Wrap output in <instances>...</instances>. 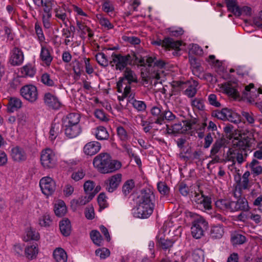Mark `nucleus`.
Returning a JSON list of instances; mask_svg holds the SVG:
<instances>
[{
    "label": "nucleus",
    "instance_id": "nucleus-1",
    "mask_svg": "<svg viewBox=\"0 0 262 262\" xmlns=\"http://www.w3.org/2000/svg\"><path fill=\"white\" fill-rule=\"evenodd\" d=\"M154 198V193L150 189L141 190L140 194L137 198L136 217L146 219L152 214L155 206Z\"/></svg>",
    "mask_w": 262,
    "mask_h": 262
},
{
    "label": "nucleus",
    "instance_id": "nucleus-2",
    "mask_svg": "<svg viewBox=\"0 0 262 262\" xmlns=\"http://www.w3.org/2000/svg\"><path fill=\"white\" fill-rule=\"evenodd\" d=\"M94 166L103 174L113 172L121 166L120 162L113 160L107 153L102 152L96 156L93 160Z\"/></svg>",
    "mask_w": 262,
    "mask_h": 262
},
{
    "label": "nucleus",
    "instance_id": "nucleus-3",
    "mask_svg": "<svg viewBox=\"0 0 262 262\" xmlns=\"http://www.w3.org/2000/svg\"><path fill=\"white\" fill-rule=\"evenodd\" d=\"M165 64L166 62L162 59L157 60L156 59L155 62V65H154L151 70L148 69L146 73L143 72H141V76L142 80L145 83H148L151 79H155L157 80V81H155L154 84L156 85L158 83V80L160 79V73L158 70L156 69V67L159 69H163L164 68Z\"/></svg>",
    "mask_w": 262,
    "mask_h": 262
},
{
    "label": "nucleus",
    "instance_id": "nucleus-4",
    "mask_svg": "<svg viewBox=\"0 0 262 262\" xmlns=\"http://www.w3.org/2000/svg\"><path fill=\"white\" fill-rule=\"evenodd\" d=\"M191 216L194 218L191 227L192 235L196 239H199L204 235L205 230L207 229L208 223L204 217L198 214H193Z\"/></svg>",
    "mask_w": 262,
    "mask_h": 262
},
{
    "label": "nucleus",
    "instance_id": "nucleus-5",
    "mask_svg": "<svg viewBox=\"0 0 262 262\" xmlns=\"http://www.w3.org/2000/svg\"><path fill=\"white\" fill-rule=\"evenodd\" d=\"M40 159L41 165L46 169L53 168L57 164L56 156L50 148L42 150Z\"/></svg>",
    "mask_w": 262,
    "mask_h": 262
},
{
    "label": "nucleus",
    "instance_id": "nucleus-6",
    "mask_svg": "<svg viewBox=\"0 0 262 262\" xmlns=\"http://www.w3.org/2000/svg\"><path fill=\"white\" fill-rule=\"evenodd\" d=\"M112 60L110 63L112 67H114L115 64V69L116 70L123 71L125 69L127 66H132V59L129 54L126 55H122L120 54H116L113 53L112 55Z\"/></svg>",
    "mask_w": 262,
    "mask_h": 262
},
{
    "label": "nucleus",
    "instance_id": "nucleus-7",
    "mask_svg": "<svg viewBox=\"0 0 262 262\" xmlns=\"http://www.w3.org/2000/svg\"><path fill=\"white\" fill-rule=\"evenodd\" d=\"M233 138V147L237 148L240 150L242 149L244 152L246 149L251 146V140L252 138L249 132L239 134L237 137L231 136L230 139Z\"/></svg>",
    "mask_w": 262,
    "mask_h": 262
},
{
    "label": "nucleus",
    "instance_id": "nucleus-8",
    "mask_svg": "<svg viewBox=\"0 0 262 262\" xmlns=\"http://www.w3.org/2000/svg\"><path fill=\"white\" fill-rule=\"evenodd\" d=\"M21 95L27 100L35 102L38 98V93L36 86L33 85H26L20 89Z\"/></svg>",
    "mask_w": 262,
    "mask_h": 262
},
{
    "label": "nucleus",
    "instance_id": "nucleus-9",
    "mask_svg": "<svg viewBox=\"0 0 262 262\" xmlns=\"http://www.w3.org/2000/svg\"><path fill=\"white\" fill-rule=\"evenodd\" d=\"M39 185L42 193L46 195L52 194L55 190V182L49 177H46L41 179Z\"/></svg>",
    "mask_w": 262,
    "mask_h": 262
},
{
    "label": "nucleus",
    "instance_id": "nucleus-10",
    "mask_svg": "<svg viewBox=\"0 0 262 262\" xmlns=\"http://www.w3.org/2000/svg\"><path fill=\"white\" fill-rule=\"evenodd\" d=\"M152 44L161 46L165 48L177 49L182 45L181 41H175L170 37H165L164 39H158L152 42Z\"/></svg>",
    "mask_w": 262,
    "mask_h": 262
},
{
    "label": "nucleus",
    "instance_id": "nucleus-11",
    "mask_svg": "<svg viewBox=\"0 0 262 262\" xmlns=\"http://www.w3.org/2000/svg\"><path fill=\"white\" fill-rule=\"evenodd\" d=\"M43 101L46 105L53 110L59 109L61 104L58 98L50 93L45 94Z\"/></svg>",
    "mask_w": 262,
    "mask_h": 262
},
{
    "label": "nucleus",
    "instance_id": "nucleus-12",
    "mask_svg": "<svg viewBox=\"0 0 262 262\" xmlns=\"http://www.w3.org/2000/svg\"><path fill=\"white\" fill-rule=\"evenodd\" d=\"M64 128L65 135L69 138H73L79 135L81 132V128L80 125H69L62 124Z\"/></svg>",
    "mask_w": 262,
    "mask_h": 262
},
{
    "label": "nucleus",
    "instance_id": "nucleus-13",
    "mask_svg": "<svg viewBox=\"0 0 262 262\" xmlns=\"http://www.w3.org/2000/svg\"><path fill=\"white\" fill-rule=\"evenodd\" d=\"M101 144L97 141H91L85 145L83 147L84 152L89 156H93L100 150Z\"/></svg>",
    "mask_w": 262,
    "mask_h": 262
},
{
    "label": "nucleus",
    "instance_id": "nucleus-14",
    "mask_svg": "<svg viewBox=\"0 0 262 262\" xmlns=\"http://www.w3.org/2000/svg\"><path fill=\"white\" fill-rule=\"evenodd\" d=\"M250 207L245 198H239L236 201H232V212L237 211H248Z\"/></svg>",
    "mask_w": 262,
    "mask_h": 262
},
{
    "label": "nucleus",
    "instance_id": "nucleus-15",
    "mask_svg": "<svg viewBox=\"0 0 262 262\" xmlns=\"http://www.w3.org/2000/svg\"><path fill=\"white\" fill-rule=\"evenodd\" d=\"M23 60L24 55L21 50L17 47H14L11 56V64L13 66H18L23 62Z\"/></svg>",
    "mask_w": 262,
    "mask_h": 262
},
{
    "label": "nucleus",
    "instance_id": "nucleus-16",
    "mask_svg": "<svg viewBox=\"0 0 262 262\" xmlns=\"http://www.w3.org/2000/svg\"><path fill=\"white\" fill-rule=\"evenodd\" d=\"M122 175L120 173L116 174L112 176L109 180V184H107L106 189L110 192L115 190L119 185L121 181Z\"/></svg>",
    "mask_w": 262,
    "mask_h": 262
},
{
    "label": "nucleus",
    "instance_id": "nucleus-17",
    "mask_svg": "<svg viewBox=\"0 0 262 262\" xmlns=\"http://www.w3.org/2000/svg\"><path fill=\"white\" fill-rule=\"evenodd\" d=\"M11 156L13 160L17 162L23 161L27 159V155L24 150L18 146L12 148Z\"/></svg>",
    "mask_w": 262,
    "mask_h": 262
},
{
    "label": "nucleus",
    "instance_id": "nucleus-18",
    "mask_svg": "<svg viewBox=\"0 0 262 262\" xmlns=\"http://www.w3.org/2000/svg\"><path fill=\"white\" fill-rule=\"evenodd\" d=\"M122 81H127V84L130 85L132 83H138L137 77L135 73L130 68H126L123 74V77H120Z\"/></svg>",
    "mask_w": 262,
    "mask_h": 262
},
{
    "label": "nucleus",
    "instance_id": "nucleus-19",
    "mask_svg": "<svg viewBox=\"0 0 262 262\" xmlns=\"http://www.w3.org/2000/svg\"><path fill=\"white\" fill-rule=\"evenodd\" d=\"M59 229L61 234L64 236H69L71 232L70 221L66 218L59 222Z\"/></svg>",
    "mask_w": 262,
    "mask_h": 262
},
{
    "label": "nucleus",
    "instance_id": "nucleus-20",
    "mask_svg": "<svg viewBox=\"0 0 262 262\" xmlns=\"http://www.w3.org/2000/svg\"><path fill=\"white\" fill-rule=\"evenodd\" d=\"M80 115L77 113H70L62 119V124L79 125Z\"/></svg>",
    "mask_w": 262,
    "mask_h": 262
},
{
    "label": "nucleus",
    "instance_id": "nucleus-21",
    "mask_svg": "<svg viewBox=\"0 0 262 262\" xmlns=\"http://www.w3.org/2000/svg\"><path fill=\"white\" fill-rule=\"evenodd\" d=\"M225 143L226 139L224 138L216 140L210 150V157L215 156L223 147L225 146Z\"/></svg>",
    "mask_w": 262,
    "mask_h": 262
},
{
    "label": "nucleus",
    "instance_id": "nucleus-22",
    "mask_svg": "<svg viewBox=\"0 0 262 262\" xmlns=\"http://www.w3.org/2000/svg\"><path fill=\"white\" fill-rule=\"evenodd\" d=\"M22 102L21 100L17 98H11L8 104L7 110L8 112L12 113L21 107Z\"/></svg>",
    "mask_w": 262,
    "mask_h": 262
},
{
    "label": "nucleus",
    "instance_id": "nucleus-23",
    "mask_svg": "<svg viewBox=\"0 0 262 262\" xmlns=\"http://www.w3.org/2000/svg\"><path fill=\"white\" fill-rule=\"evenodd\" d=\"M224 233L223 227L221 225H214L212 226L210 234L213 239H219L222 237Z\"/></svg>",
    "mask_w": 262,
    "mask_h": 262
},
{
    "label": "nucleus",
    "instance_id": "nucleus-24",
    "mask_svg": "<svg viewBox=\"0 0 262 262\" xmlns=\"http://www.w3.org/2000/svg\"><path fill=\"white\" fill-rule=\"evenodd\" d=\"M53 256L57 262H67V254L61 248H56L53 252Z\"/></svg>",
    "mask_w": 262,
    "mask_h": 262
},
{
    "label": "nucleus",
    "instance_id": "nucleus-25",
    "mask_svg": "<svg viewBox=\"0 0 262 262\" xmlns=\"http://www.w3.org/2000/svg\"><path fill=\"white\" fill-rule=\"evenodd\" d=\"M176 118V116L170 111L165 110L163 111L162 115L159 119H156L155 123L159 124H161L164 120L167 121H172Z\"/></svg>",
    "mask_w": 262,
    "mask_h": 262
},
{
    "label": "nucleus",
    "instance_id": "nucleus-26",
    "mask_svg": "<svg viewBox=\"0 0 262 262\" xmlns=\"http://www.w3.org/2000/svg\"><path fill=\"white\" fill-rule=\"evenodd\" d=\"M228 10L234 15L240 16L239 12V6L237 5L236 0H225Z\"/></svg>",
    "mask_w": 262,
    "mask_h": 262
},
{
    "label": "nucleus",
    "instance_id": "nucleus-27",
    "mask_svg": "<svg viewBox=\"0 0 262 262\" xmlns=\"http://www.w3.org/2000/svg\"><path fill=\"white\" fill-rule=\"evenodd\" d=\"M40 57L47 66H49L53 59L49 50L45 47L41 48Z\"/></svg>",
    "mask_w": 262,
    "mask_h": 262
},
{
    "label": "nucleus",
    "instance_id": "nucleus-28",
    "mask_svg": "<svg viewBox=\"0 0 262 262\" xmlns=\"http://www.w3.org/2000/svg\"><path fill=\"white\" fill-rule=\"evenodd\" d=\"M61 126L62 125L59 123L54 122L52 124L50 130V138L52 140L55 139L57 135L61 132Z\"/></svg>",
    "mask_w": 262,
    "mask_h": 262
},
{
    "label": "nucleus",
    "instance_id": "nucleus-29",
    "mask_svg": "<svg viewBox=\"0 0 262 262\" xmlns=\"http://www.w3.org/2000/svg\"><path fill=\"white\" fill-rule=\"evenodd\" d=\"M96 138L99 140H107L109 134L106 129L103 126H98L95 133Z\"/></svg>",
    "mask_w": 262,
    "mask_h": 262
},
{
    "label": "nucleus",
    "instance_id": "nucleus-30",
    "mask_svg": "<svg viewBox=\"0 0 262 262\" xmlns=\"http://www.w3.org/2000/svg\"><path fill=\"white\" fill-rule=\"evenodd\" d=\"M54 212L59 217H62L67 212V207L63 201L59 202L57 204L55 205Z\"/></svg>",
    "mask_w": 262,
    "mask_h": 262
},
{
    "label": "nucleus",
    "instance_id": "nucleus-31",
    "mask_svg": "<svg viewBox=\"0 0 262 262\" xmlns=\"http://www.w3.org/2000/svg\"><path fill=\"white\" fill-rule=\"evenodd\" d=\"M37 253L38 249L35 245L28 246L25 249V254L29 259H32L35 258Z\"/></svg>",
    "mask_w": 262,
    "mask_h": 262
},
{
    "label": "nucleus",
    "instance_id": "nucleus-32",
    "mask_svg": "<svg viewBox=\"0 0 262 262\" xmlns=\"http://www.w3.org/2000/svg\"><path fill=\"white\" fill-rule=\"evenodd\" d=\"M90 237L93 243L98 246H100L102 237L100 232L96 230H92L90 233Z\"/></svg>",
    "mask_w": 262,
    "mask_h": 262
},
{
    "label": "nucleus",
    "instance_id": "nucleus-33",
    "mask_svg": "<svg viewBox=\"0 0 262 262\" xmlns=\"http://www.w3.org/2000/svg\"><path fill=\"white\" fill-rule=\"evenodd\" d=\"M193 260L194 262H203L204 252L201 249H195L193 251L192 254Z\"/></svg>",
    "mask_w": 262,
    "mask_h": 262
},
{
    "label": "nucleus",
    "instance_id": "nucleus-34",
    "mask_svg": "<svg viewBox=\"0 0 262 262\" xmlns=\"http://www.w3.org/2000/svg\"><path fill=\"white\" fill-rule=\"evenodd\" d=\"M96 60L97 62L103 67H106L108 65V61L105 54L102 52L97 53L95 56Z\"/></svg>",
    "mask_w": 262,
    "mask_h": 262
},
{
    "label": "nucleus",
    "instance_id": "nucleus-35",
    "mask_svg": "<svg viewBox=\"0 0 262 262\" xmlns=\"http://www.w3.org/2000/svg\"><path fill=\"white\" fill-rule=\"evenodd\" d=\"M215 204L217 207L228 209L232 212V201L222 199L216 201Z\"/></svg>",
    "mask_w": 262,
    "mask_h": 262
},
{
    "label": "nucleus",
    "instance_id": "nucleus-36",
    "mask_svg": "<svg viewBox=\"0 0 262 262\" xmlns=\"http://www.w3.org/2000/svg\"><path fill=\"white\" fill-rule=\"evenodd\" d=\"M94 198V194H89V195L81 196L78 200H73L72 202L79 206H82L86 204L87 203L92 200Z\"/></svg>",
    "mask_w": 262,
    "mask_h": 262
},
{
    "label": "nucleus",
    "instance_id": "nucleus-37",
    "mask_svg": "<svg viewBox=\"0 0 262 262\" xmlns=\"http://www.w3.org/2000/svg\"><path fill=\"white\" fill-rule=\"evenodd\" d=\"M157 188L161 194L168 195L169 193V188L167 184L163 182H160L157 184Z\"/></svg>",
    "mask_w": 262,
    "mask_h": 262
},
{
    "label": "nucleus",
    "instance_id": "nucleus-38",
    "mask_svg": "<svg viewBox=\"0 0 262 262\" xmlns=\"http://www.w3.org/2000/svg\"><path fill=\"white\" fill-rule=\"evenodd\" d=\"M134 182L133 180H127L123 184L122 187V192L126 195L128 194L131 190L134 187Z\"/></svg>",
    "mask_w": 262,
    "mask_h": 262
},
{
    "label": "nucleus",
    "instance_id": "nucleus-39",
    "mask_svg": "<svg viewBox=\"0 0 262 262\" xmlns=\"http://www.w3.org/2000/svg\"><path fill=\"white\" fill-rule=\"evenodd\" d=\"M40 3L41 6L43 7V11L45 13H51L53 5V0L41 1Z\"/></svg>",
    "mask_w": 262,
    "mask_h": 262
},
{
    "label": "nucleus",
    "instance_id": "nucleus-40",
    "mask_svg": "<svg viewBox=\"0 0 262 262\" xmlns=\"http://www.w3.org/2000/svg\"><path fill=\"white\" fill-rule=\"evenodd\" d=\"M222 88L224 91L229 95L236 97L238 95L237 90L229 84H226L225 83L223 84Z\"/></svg>",
    "mask_w": 262,
    "mask_h": 262
},
{
    "label": "nucleus",
    "instance_id": "nucleus-41",
    "mask_svg": "<svg viewBox=\"0 0 262 262\" xmlns=\"http://www.w3.org/2000/svg\"><path fill=\"white\" fill-rule=\"evenodd\" d=\"M246 241V237L240 234H236L231 237V241L233 245L243 244Z\"/></svg>",
    "mask_w": 262,
    "mask_h": 262
},
{
    "label": "nucleus",
    "instance_id": "nucleus-42",
    "mask_svg": "<svg viewBox=\"0 0 262 262\" xmlns=\"http://www.w3.org/2000/svg\"><path fill=\"white\" fill-rule=\"evenodd\" d=\"M41 81L46 85L53 86L54 85V82L50 78V75L47 73H43L41 77Z\"/></svg>",
    "mask_w": 262,
    "mask_h": 262
},
{
    "label": "nucleus",
    "instance_id": "nucleus-43",
    "mask_svg": "<svg viewBox=\"0 0 262 262\" xmlns=\"http://www.w3.org/2000/svg\"><path fill=\"white\" fill-rule=\"evenodd\" d=\"M52 221L49 214H46L39 219V224L41 226L48 227L52 223Z\"/></svg>",
    "mask_w": 262,
    "mask_h": 262
},
{
    "label": "nucleus",
    "instance_id": "nucleus-44",
    "mask_svg": "<svg viewBox=\"0 0 262 262\" xmlns=\"http://www.w3.org/2000/svg\"><path fill=\"white\" fill-rule=\"evenodd\" d=\"M95 254L97 256H99L100 258L105 259L110 255V250L105 248L98 249L95 251Z\"/></svg>",
    "mask_w": 262,
    "mask_h": 262
},
{
    "label": "nucleus",
    "instance_id": "nucleus-45",
    "mask_svg": "<svg viewBox=\"0 0 262 262\" xmlns=\"http://www.w3.org/2000/svg\"><path fill=\"white\" fill-rule=\"evenodd\" d=\"M229 116L227 120L234 123H238L241 121V117L236 113L232 111L231 110L230 111Z\"/></svg>",
    "mask_w": 262,
    "mask_h": 262
},
{
    "label": "nucleus",
    "instance_id": "nucleus-46",
    "mask_svg": "<svg viewBox=\"0 0 262 262\" xmlns=\"http://www.w3.org/2000/svg\"><path fill=\"white\" fill-rule=\"evenodd\" d=\"M159 243L163 249H167L171 247L173 245V242L172 241L160 238L159 239Z\"/></svg>",
    "mask_w": 262,
    "mask_h": 262
},
{
    "label": "nucleus",
    "instance_id": "nucleus-47",
    "mask_svg": "<svg viewBox=\"0 0 262 262\" xmlns=\"http://www.w3.org/2000/svg\"><path fill=\"white\" fill-rule=\"evenodd\" d=\"M105 194L104 192L100 193L98 198L97 201L101 209H103L107 207Z\"/></svg>",
    "mask_w": 262,
    "mask_h": 262
},
{
    "label": "nucleus",
    "instance_id": "nucleus-48",
    "mask_svg": "<svg viewBox=\"0 0 262 262\" xmlns=\"http://www.w3.org/2000/svg\"><path fill=\"white\" fill-rule=\"evenodd\" d=\"M200 205L203 207L205 210H209L211 208V199L208 196L204 197L203 199L202 200L201 203Z\"/></svg>",
    "mask_w": 262,
    "mask_h": 262
},
{
    "label": "nucleus",
    "instance_id": "nucleus-49",
    "mask_svg": "<svg viewBox=\"0 0 262 262\" xmlns=\"http://www.w3.org/2000/svg\"><path fill=\"white\" fill-rule=\"evenodd\" d=\"M117 134L122 141H126L128 138V136L125 129L122 126H119L117 128Z\"/></svg>",
    "mask_w": 262,
    "mask_h": 262
},
{
    "label": "nucleus",
    "instance_id": "nucleus-50",
    "mask_svg": "<svg viewBox=\"0 0 262 262\" xmlns=\"http://www.w3.org/2000/svg\"><path fill=\"white\" fill-rule=\"evenodd\" d=\"M27 240L37 241L39 238V233L35 230H33L32 228H30L29 230L27 231Z\"/></svg>",
    "mask_w": 262,
    "mask_h": 262
},
{
    "label": "nucleus",
    "instance_id": "nucleus-51",
    "mask_svg": "<svg viewBox=\"0 0 262 262\" xmlns=\"http://www.w3.org/2000/svg\"><path fill=\"white\" fill-rule=\"evenodd\" d=\"M172 132L175 133H184L187 131V129H184V126H182L181 123H175L171 126Z\"/></svg>",
    "mask_w": 262,
    "mask_h": 262
},
{
    "label": "nucleus",
    "instance_id": "nucleus-52",
    "mask_svg": "<svg viewBox=\"0 0 262 262\" xmlns=\"http://www.w3.org/2000/svg\"><path fill=\"white\" fill-rule=\"evenodd\" d=\"M134 107L139 111H143L146 109V104L144 102L134 100L133 102Z\"/></svg>",
    "mask_w": 262,
    "mask_h": 262
},
{
    "label": "nucleus",
    "instance_id": "nucleus-53",
    "mask_svg": "<svg viewBox=\"0 0 262 262\" xmlns=\"http://www.w3.org/2000/svg\"><path fill=\"white\" fill-rule=\"evenodd\" d=\"M191 104L199 110H203L205 107L204 101L202 99H194L192 101Z\"/></svg>",
    "mask_w": 262,
    "mask_h": 262
},
{
    "label": "nucleus",
    "instance_id": "nucleus-54",
    "mask_svg": "<svg viewBox=\"0 0 262 262\" xmlns=\"http://www.w3.org/2000/svg\"><path fill=\"white\" fill-rule=\"evenodd\" d=\"M179 191L182 195L186 196L189 194V188L186 184L181 183L179 185Z\"/></svg>",
    "mask_w": 262,
    "mask_h": 262
},
{
    "label": "nucleus",
    "instance_id": "nucleus-55",
    "mask_svg": "<svg viewBox=\"0 0 262 262\" xmlns=\"http://www.w3.org/2000/svg\"><path fill=\"white\" fill-rule=\"evenodd\" d=\"M52 17L51 13H46V15H43L42 17L43 26L46 29H49L51 27L50 19Z\"/></svg>",
    "mask_w": 262,
    "mask_h": 262
},
{
    "label": "nucleus",
    "instance_id": "nucleus-56",
    "mask_svg": "<svg viewBox=\"0 0 262 262\" xmlns=\"http://www.w3.org/2000/svg\"><path fill=\"white\" fill-rule=\"evenodd\" d=\"M95 117L103 121H108L105 113L102 110H96L95 112Z\"/></svg>",
    "mask_w": 262,
    "mask_h": 262
},
{
    "label": "nucleus",
    "instance_id": "nucleus-57",
    "mask_svg": "<svg viewBox=\"0 0 262 262\" xmlns=\"http://www.w3.org/2000/svg\"><path fill=\"white\" fill-rule=\"evenodd\" d=\"M95 187L94 183L91 181H87L84 184L83 187L84 191L87 194L91 193V191L93 190Z\"/></svg>",
    "mask_w": 262,
    "mask_h": 262
},
{
    "label": "nucleus",
    "instance_id": "nucleus-58",
    "mask_svg": "<svg viewBox=\"0 0 262 262\" xmlns=\"http://www.w3.org/2000/svg\"><path fill=\"white\" fill-rule=\"evenodd\" d=\"M208 101L211 105L218 107L221 106V103L217 101L216 96L211 94L208 96Z\"/></svg>",
    "mask_w": 262,
    "mask_h": 262
},
{
    "label": "nucleus",
    "instance_id": "nucleus-59",
    "mask_svg": "<svg viewBox=\"0 0 262 262\" xmlns=\"http://www.w3.org/2000/svg\"><path fill=\"white\" fill-rule=\"evenodd\" d=\"M35 29L36 33L38 36V39L39 40V41H43L45 39V37L43 35L42 30L41 27L37 23H36L35 25Z\"/></svg>",
    "mask_w": 262,
    "mask_h": 262
},
{
    "label": "nucleus",
    "instance_id": "nucleus-60",
    "mask_svg": "<svg viewBox=\"0 0 262 262\" xmlns=\"http://www.w3.org/2000/svg\"><path fill=\"white\" fill-rule=\"evenodd\" d=\"M85 217L88 220H92L94 218L95 213L93 207H86L84 212Z\"/></svg>",
    "mask_w": 262,
    "mask_h": 262
},
{
    "label": "nucleus",
    "instance_id": "nucleus-61",
    "mask_svg": "<svg viewBox=\"0 0 262 262\" xmlns=\"http://www.w3.org/2000/svg\"><path fill=\"white\" fill-rule=\"evenodd\" d=\"M102 10L106 12L109 13L114 10V8L112 4L110 1H106L102 4Z\"/></svg>",
    "mask_w": 262,
    "mask_h": 262
},
{
    "label": "nucleus",
    "instance_id": "nucleus-62",
    "mask_svg": "<svg viewBox=\"0 0 262 262\" xmlns=\"http://www.w3.org/2000/svg\"><path fill=\"white\" fill-rule=\"evenodd\" d=\"M168 30L169 32V35L171 36L178 37L182 35L184 33L183 29L180 28L176 30L171 28H168Z\"/></svg>",
    "mask_w": 262,
    "mask_h": 262
},
{
    "label": "nucleus",
    "instance_id": "nucleus-63",
    "mask_svg": "<svg viewBox=\"0 0 262 262\" xmlns=\"http://www.w3.org/2000/svg\"><path fill=\"white\" fill-rule=\"evenodd\" d=\"M23 70L25 75L30 77H33L35 74V71L31 66H24Z\"/></svg>",
    "mask_w": 262,
    "mask_h": 262
},
{
    "label": "nucleus",
    "instance_id": "nucleus-64",
    "mask_svg": "<svg viewBox=\"0 0 262 262\" xmlns=\"http://www.w3.org/2000/svg\"><path fill=\"white\" fill-rule=\"evenodd\" d=\"M196 93V89L192 85L189 86L184 92L185 95L189 97L192 98Z\"/></svg>",
    "mask_w": 262,
    "mask_h": 262
}]
</instances>
